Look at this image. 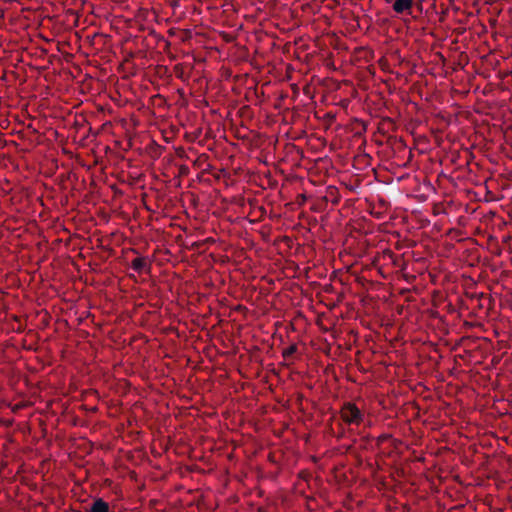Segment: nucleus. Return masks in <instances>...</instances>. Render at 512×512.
I'll return each mask as SVG.
<instances>
[{
	"label": "nucleus",
	"mask_w": 512,
	"mask_h": 512,
	"mask_svg": "<svg viewBox=\"0 0 512 512\" xmlns=\"http://www.w3.org/2000/svg\"><path fill=\"white\" fill-rule=\"evenodd\" d=\"M341 418L349 425H359L364 419V414L354 403L347 402L341 408Z\"/></svg>",
	"instance_id": "f257e3e1"
},
{
	"label": "nucleus",
	"mask_w": 512,
	"mask_h": 512,
	"mask_svg": "<svg viewBox=\"0 0 512 512\" xmlns=\"http://www.w3.org/2000/svg\"><path fill=\"white\" fill-rule=\"evenodd\" d=\"M413 0H396L393 3V10L398 14H412Z\"/></svg>",
	"instance_id": "f03ea898"
},
{
	"label": "nucleus",
	"mask_w": 512,
	"mask_h": 512,
	"mask_svg": "<svg viewBox=\"0 0 512 512\" xmlns=\"http://www.w3.org/2000/svg\"><path fill=\"white\" fill-rule=\"evenodd\" d=\"M89 512H109V505L102 498H97L90 506Z\"/></svg>",
	"instance_id": "7ed1b4c3"
},
{
	"label": "nucleus",
	"mask_w": 512,
	"mask_h": 512,
	"mask_svg": "<svg viewBox=\"0 0 512 512\" xmlns=\"http://www.w3.org/2000/svg\"><path fill=\"white\" fill-rule=\"evenodd\" d=\"M147 267L148 263L143 257H137L131 262V268L137 273H142Z\"/></svg>",
	"instance_id": "20e7f679"
},
{
	"label": "nucleus",
	"mask_w": 512,
	"mask_h": 512,
	"mask_svg": "<svg viewBox=\"0 0 512 512\" xmlns=\"http://www.w3.org/2000/svg\"><path fill=\"white\" fill-rule=\"evenodd\" d=\"M296 352H297V345L292 344L283 350L282 355L285 359H288V358L292 357Z\"/></svg>",
	"instance_id": "39448f33"
}]
</instances>
